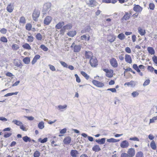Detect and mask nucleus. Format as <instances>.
I'll list each match as a JSON object with an SVG mask.
<instances>
[{"mask_svg": "<svg viewBox=\"0 0 157 157\" xmlns=\"http://www.w3.org/2000/svg\"><path fill=\"white\" fill-rule=\"evenodd\" d=\"M22 47L27 50H31V47L29 44L27 43H25L22 45Z\"/></svg>", "mask_w": 157, "mask_h": 157, "instance_id": "28", "label": "nucleus"}, {"mask_svg": "<svg viewBox=\"0 0 157 157\" xmlns=\"http://www.w3.org/2000/svg\"><path fill=\"white\" fill-rule=\"evenodd\" d=\"M93 84L96 86L99 87H102L104 86V83L95 80H93L92 81Z\"/></svg>", "mask_w": 157, "mask_h": 157, "instance_id": "5", "label": "nucleus"}, {"mask_svg": "<svg viewBox=\"0 0 157 157\" xmlns=\"http://www.w3.org/2000/svg\"><path fill=\"white\" fill-rule=\"evenodd\" d=\"M40 155V153L38 151H36L33 154V156L34 157H39Z\"/></svg>", "mask_w": 157, "mask_h": 157, "instance_id": "47", "label": "nucleus"}, {"mask_svg": "<svg viewBox=\"0 0 157 157\" xmlns=\"http://www.w3.org/2000/svg\"><path fill=\"white\" fill-rule=\"evenodd\" d=\"M93 54L92 52L90 51H86L85 52V56L86 59H91L93 57Z\"/></svg>", "mask_w": 157, "mask_h": 157, "instance_id": "10", "label": "nucleus"}, {"mask_svg": "<svg viewBox=\"0 0 157 157\" xmlns=\"http://www.w3.org/2000/svg\"><path fill=\"white\" fill-rule=\"evenodd\" d=\"M105 138H102L101 139L96 140V141L99 144H102L105 143Z\"/></svg>", "mask_w": 157, "mask_h": 157, "instance_id": "29", "label": "nucleus"}, {"mask_svg": "<svg viewBox=\"0 0 157 157\" xmlns=\"http://www.w3.org/2000/svg\"><path fill=\"white\" fill-rule=\"evenodd\" d=\"M150 81L149 79H147L144 82L143 85L144 86H145L148 85L150 83Z\"/></svg>", "mask_w": 157, "mask_h": 157, "instance_id": "50", "label": "nucleus"}, {"mask_svg": "<svg viewBox=\"0 0 157 157\" xmlns=\"http://www.w3.org/2000/svg\"><path fill=\"white\" fill-rule=\"evenodd\" d=\"M81 74L84 77H85L86 79H88L89 78V75H88L87 74H86L85 72L83 71L81 72Z\"/></svg>", "mask_w": 157, "mask_h": 157, "instance_id": "52", "label": "nucleus"}, {"mask_svg": "<svg viewBox=\"0 0 157 157\" xmlns=\"http://www.w3.org/2000/svg\"><path fill=\"white\" fill-rule=\"evenodd\" d=\"M14 7L13 4L12 3H10L8 4L6 7V10L9 13H12Z\"/></svg>", "mask_w": 157, "mask_h": 157, "instance_id": "12", "label": "nucleus"}, {"mask_svg": "<svg viewBox=\"0 0 157 157\" xmlns=\"http://www.w3.org/2000/svg\"><path fill=\"white\" fill-rule=\"evenodd\" d=\"M12 122L18 126H20L22 124V123L21 122L17 120H13Z\"/></svg>", "mask_w": 157, "mask_h": 157, "instance_id": "46", "label": "nucleus"}, {"mask_svg": "<svg viewBox=\"0 0 157 157\" xmlns=\"http://www.w3.org/2000/svg\"><path fill=\"white\" fill-rule=\"evenodd\" d=\"M52 18L49 16L46 17L44 20V23L46 25H49L51 22Z\"/></svg>", "mask_w": 157, "mask_h": 157, "instance_id": "13", "label": "nucleus"}, {"mask_svg": "<svg viewBox=\"0 0 157 157\" xmlns=\"http://www.w3.org/2000/svg\"><path fill=\"white\" fill-rule=\"evenodd\" d=\"M12 135L10 132L5 133L4 135V137L5 138H8L10 136Z\"/></svg>", "mask_w": 157, "mask_h": 157, "instance_id": "58", "label": "nucleus"}, {"mask_svg": "<svg viewBox=\"0 0 157 157\" xmlns=\"http://www.w3.org/2000/svg\"><path fill=\"white\" fill-rule=\"evenodd\" d=\"M67 130L66 128H64L60 130V133L61 134H64L66 132ZM63 135L62 134H59V137H61L63 136Z\"/></svg>", "mask_w": 157, "mask_h": 157, "instance_id": "39", "label": "nucleus"}, {"mask_svg": "<svg viewBox=\"0 0 157 157\" xmlns=\"http://www.w3.org/2000/svg\"><path fill=\"white\" fill-rule=\"evenodd\" d=\"M12 48L13 50L16 51L19 48V47L17 44H13L12 46Z\"/></svg>", "mask_w": 157, "mask_h": 157, "instance_id": "36", "label": "nucleus"}, {"mask_svg": "<svg viewBox=\"0 0 157 157\" xmlns=\"http://www.w3.org/2000/svg\"><path fill=\"white\" fill-rule=\"evenodd\" d=\"M135 157H144L143 153L141 151L138 152L136 153Z\"/></svg>", "mask_w": 157, "mask_h": 157, "instance_id": "41", "label": "nucleus"}, {"mask_svg": "<svg viewBox=\"0 0 157 157\" xmlns=\"http://www.w3.org/2000/svg\"><path fill=\"white\" fill-rule=\"evenodd\" d=\"M38 128L40 129H42L44 128V122L41 121L39 123L38 125Z\"/></svg>", "mask_w": 157, "mask_h": 157, "instance_id": "40", "label": "nucleus"}, {"mask_svg": "<svg viewBox=\"0 0 157 157\" xmlns=\"http://www.w3.org/2000/svg\"><path fill=\"white\" fill-rule=\"evenodd\" d=\"M133 9L135 12H140L142 11L143 8L139 5H135Z\"/></svg>", "mask_w": 157, "mask_h": 157, "instance_id": "11", "label": "nucleus"}, {"mask_svg": "<svg viewBox=\"0 0 157 157\" xmlns=\"http://www.w3.org/2000/svg\"><path fill=\"white\" fill-rule=\"evenodd\" d=\"M38 140L39 142L42 143H44L46 142L48 140V138L47 137H45L42 140L41 138H40Z\"/></svg>", "mask_w": 157, "mask_h": 157, "instance_id": "48", "label": "nucleus"}, {"mask_svg": "<svg viewBox=\"0 0 157 157\" xmlns=\"http://www.w3.org/2000/svg\"><path fill=\"white\" fill-rule=\"evenodd\" d=\"M129 146V143L126 140L122 141L120 144V146L122 148H127Z\"/></svg>", "mask_w": 157, "mask_h": 157, "instance_id": "8", "label": "nucleus"}, {"mask_svg": "<svg viewBox=\"0 0 157 157\" xmlns=\"http://www.w3.org/2000/svg\"><path fill=\"white\" fill-rule=\"evenodd\" d=\"M60 63L64 67L67 68L68 67V65L66 63H65V62L61 61L60 62Z\"/></svg>", "mask_w": 157, "mask_h": 157, "instance_id": "62", "label": "nucleus"}, {"mask_svg": "<svg viewBox=\"0 0 157 157\" xmlns=\"http://www.w3.org/2000/svg\"><path fill=\"white\" fill-rule=\"evenodd\" d=\"M71 139L70 136H68L65 138L63 140V142L65 144H68L71 142Z\"/></svg>", "mask_w": 157, "mask_h": 157, "instance_id": "18", "label": "nucleus"}, {"mask_svg": "<svg viewBox=\"0 0 157 157\" xmlns=\"http://www.w3.org/2000/svg\"><path fill=\"white\" fill-rule=\"evenodd\" d=\"M116 38V36L113 35H109L107 37V40L109 42L112 43L113 42Z\"/></svg>", "mask_w": 157, "mask_h": 157, "instance_id": "17", "label": "nucleus"}, {"mask_svg": "<svg viewBox=\"0 0 157 157\" xmlns=\"http://www.w3.org/2000/svg\"><path fill=\"white\" fill-rule=\"evenodd\" d=\"M15 65L18 67H21L22 66L21 60H18L15 63Z\"/></svg>", "mask_w": 157, "mask_h": 157, "instance_id": "53", "label": "nucleus"}, {"mask_svg": "<svg viewBox=\"0 0 157 157\" xmlns=\"http://www.w3.org/2000/svg\"><path fill=\"white\" fill-rule=\"evenodd\" d=\"M102 2L103 3H112L113 0H102Z\"/></svg>", "mask_w": 157, "mask_h": 157, "instance_id": "61", "label": "nucleus"}, {"mask_svg": "<svg viewBox=\"0 0 157 157\" xmlns=\"http://www.w3.org/2000/svg\"><path fill=\"white\" fill-rule=\"evenodd\" d=\"M30 58L29 57H26L23 59V62L26 64L29 63L30 62Z\"/></svg>", "mask_w": 157, "mask_h": 157, "instance_id": "32", "label": "nucleus"}, {"mask_svg": "<svg viewBox=\"0 0 157 157\" xmlns=\"http://www.w3.org/2000/svg\"><path fill=\"white\" fill-rule=\"evenodd\" d=\"M0 40L1 42L4 43H7L8 41L7 39L5 36L1 37L0 38Z\"/></svg>", "mask_w": 157, "mask_h": 157, "instance_id": "45", "label": "nucleus"}, {"mask_svg": "<svg viewBox=\"0 0 157 157\" xmlns=\"http://www.w3.org/2000/svg\"><path fill=\"white\" fill-rule=\"evenodd\" d=\"M121 157H129L128 154L125 153H122L121 156Z\"/></svg>", "mask_w": 157, "mask_h": 157, "instance_id": "64", "label": "nucleus"}, {"mask_svg": "<svg viewBox=\"0 0 157 157\" xmlns=\"http://www.w3.org/2000/svg\"><path fill=\"white\" fill-rule=\"evenodd\" d=\"M131 15V13L125 12L124 15L122 18V20H128L130 18Z\"/></svg>", "mask_w": 157, "mask_h": 157, "instance_id": "14", "label": "nucleus"}, {"mask_svg": "<svg viewBox=\"0 0 157 157\" xmlns=\"http://www.w3.org/2000/svg\"><path fill=\"white\" fill-rule=\"evenodd\" d=\"M138 33L142 36L144 35L146 33L145 30L141 27H139L138 28Z\"/></svg>", "mask_w": 157, "mask_h": 157, "instance_id": "16", "label": "nucleus"}, {"mask_svg": "<svg viewBox=\"0 0 157 157\" xmlns=\"http://www.w3.org/2000/svg\"><path fill=\"white\" fill-rule=\"evenodd\" d=\"M125 36L123 33H120L117 36V37L120 40H123L125 39Z\"/></svg>", "mask_w": 157, "mask_h": 157, "instance_id": "37", "label": "nucleus"}, {"mask_svg": "<svg viewBox=\"0 0 157 157\" xmlns=\"http://www.w3.org/2000/svg\"><path fill=\"white\" fill-rule=\"evenodd\" d=\"M19 23L23 24H25L26 23V19L25 17H21L19 19Z\"/></svg>", "mask_w": 157, "mask_h": 157, "instance_id": "33", "label": "nucleus"}, {"mask_svg": "<svg viewBox=\"0 0 157 157\" xmlns=\"http://www.w3.org/2000/svg\"><path fill=\"white\" fill-rule=\"evenodd\" d=\"M157 120V116L154 117L150 120L149 124L154 123L155 121Z\"/></svg>", "mask_w": 157, "mask_h": 157, "instance_id": "49", "label": "nucleus"}, {"mask_svg": "<svg viewBox=\"0 0 157 157\" xmlns=\"http://www.w3.org/2000/svg\"><path fill=\"white\" fill-rule=\"evenodd\" d=\"M139 93L137 91H134L132 93V95L133 97H135L139 95Z\"/></svg>", "mask_w": 157, "mask_h": 157, "instance_id": "55", "label": "nucleus"}, {"mask_svg": "<svg viewBox=\"0 0 157 157\" xmlns=\"http://www.w3.org/2000/svg\"><path fill=\"white\" fill-rule=\"evenodd\" d=\"M34 40V37L32 36H28L27 39V41L29 42H33Z\"/></svg>", "mask_w": 157, "mask_h": 157, "instance_id": "38", "label": "nucleus"}, {"mask_svg": "<svg viewBox=\"0 0 157 157\" xmlns=\"http://www.w3.org/2000/svg\"><path fill=\"white\" fill-rule=\"evenodd\" d=\"M125 61L128 63L131 64L132 62V59L131 56L128 54H125L124 57Z\"/></svg>", "mask_w": 157, "mask_h": 157, "instance_id": "9", "label": "nucleus"}, {"mask_svg": "<svg viewBox=\"0 0 157 157\" xmlns=\"http://www.w3.org/2000/svg\"><path fill=\"white\" fill-rule=\"evenodd\" d=\"M7 32V29L4 28H2L0 30V32L2 34H6Z\"/></svg>", "mask_w": 157, "mask_h": 157, "instance_id": "51", "label": "nucleus"}, {"mask_svg": "<svg viewBox=\"0 0 157 157\" xmlns=\"http://www.w3.org/2000/svg\"><path fill=\"white\" fill-rule=\"evenodd\" d=\"M36 37L38 40H41L42 39V36L40 33H37L36 35Z\"/></svg>", "mask_w": 157, "mask_h": 157, "instance_id": "35", "label": "nucleus"}, {"mask_svg": "<svg viewBox=\"0 0 157 157\" xmlns=\"http://www.w3.org/2000/svg\"><path fill=\"white\" fill-rule=\"evenodd\" d=\"M67 105H59L58 106V108L59 110H61L65 109L67 108Z\"/></svg>", "mask_w": 157, "mask_h": 157, "instance_id": "56", "label": "nucleus"}, {"mask_svg": "<svg viewBox=\"0 0 157 157\" xmlns=\"http://www.w3.org/2000/svg\"><path fill=\"white\" fill-rule=\"evenodd\" d=\"M23 140L25 142H30L31 141L30 138L27 136L23 137Z\"/></svg>", "mask_w": 157, "mask_h": 157, "instance_id": "42", "label": "nucleus"}, {"mask_svg": "<svg viewBox=\"0 0 157 157\" xmlns=\"http://www.w3.org/2000/svg\"><path fill=\"white\" fill-rule=\"evenodd\" d=\"M109 62L111 65L114 68L117 67L118 64L116 59L114 58H112L109 60Z\"/></svg>", "mask_w": 157, "mask_h": 157, "instance_id": "4", "label": "nucleus"}, {"mask_svg": "<svg viewBox=\"0 0 157 157\" xmlns=\"http://www.w3.org/2000/svg\"><path fill=\"white\" fill-rule=\"evenodd\" d=\"M64 25V23L63 22H60L56 24L55 27L56 29H60Z\"/></svg>", "mask_w": 157, "mask_h": 157, "instance_id": "26", "label": "nucleus"}, {"mask_svg": "<svg viewBox=\"0 0 157 157\" xmlns=\"http://www.w3.org/2000/svg\"><path fill=\"white\" fill-rule=\"evenodd\" d=\"M40 14L39 11L35 10L33 13V20L36 21H37V18L39 17Z\"/></svg>", "mask_w": 157, "mask_h": 157, "instance_id": "3", "label": "nucleus"}, {"mask_svg": "<svg viewBox=\"0 0 157 157\" xmlns=\"http://www.w3.org/2000/svg\"><path fill=\"white\" fill-rule=\"evenodd\" d=\"M40 48L44 51L45 52H46L48 50V48L44 44H41L40 46Z\"/></svg>", "mask_w": 157, "mask_h": 157, "instance_id": "43", "label": "nucleus"}, {"mask_svg": "<svg viewBox=\"0 0 157 157\" xmlns=\"http://www.w3.org/2000/svg\"><path fill=\"white\" fill-rule=\"evenodd\" d=\"M147 50L148 53L151 55L154 54L155 51L153 48L150 47H148L147 48Z\"/></svg>", "mask_w": 157, "mask_h": 157, "instance_id": "23", "label": "nucleus"}, {"mask_svg": "<svg viewBox=\"0 0 157 157\" xmlns=\"http://www.w3.org/2000/svg\"><path fill=\"white\" fill-rule=\"evenodd\" d=\"M75 76L76 78V81L78 83H79L81 82L80 79L79 78L78 76V75L76 74L75 75Z\"/></svg>", "mask_w": 157, "mask_h": 157, "instance_id": "63", "label": "nucleus"}, {"mask_svg": "<svg viewBox=\"0 0 157 157\" xmlns=\"http://www.w3.org/2000/svg\"><path fill=\"white\" fill-rule=\"evenodd\" d=\"M107 141L109 143H115L119 142L120 141L119 140H117L114 138H111L110 139H108L107 140Z\"/></svg>", "mask_w": 157, "mask_h": 157, "instance_id": "30", "label": "nucleus"}, {"mask_svg": "<svg viewBox=\"0 0 157 157\" xmlns=\"http://www.w3.org/2000/svg\"><path fill=\"white\" fill-rule=\"evenodd\" d=\"M90 36L89 35H88L87 36L86 35H83L81 36V39L82 40H89L90 39Z\"/></svg>", "mask_w": 157, "mask_h": 157, "instance_id": "27", "label": "nucleus"}, {"mask_svg": "<svg viewBox=\"0 0 157 157\" xmlns=\"http://www.w3.org/2000/svg\"><path fill=\"white\" fill-rule=\"evenodd\" d=\"M117 1H118L121 4L123 3L126 2L125 0H113L112 3L115 4L117 2Z\"/></svg>", "mask_w": 157, "mask_h": 157, "instance_id": "44", "label": "nucleus"}, {"mask_svg": "<svg viewBox=\"0 0 157 157\" xmlns=\"http://www.w3.org/2000/svg\"><path fill=\"white\" fill-rule=\"evenodd\" d=\"M127 85L128 86H131L134 87L136 85V82L132 80L129 82H127L124 84V85Z\"/></svg>", "mask_w": 157, "mask_h": 157, "instance_id": "21", "label": "nucleus"}, {"mask_svg": "<svg viewBox=\"0 0 157 157\" xmlns=\"http://www.w3.org/2000/svg\"><path fill=\"white\" fill-rule=\"evenodd\" d=\"M92 150L95 152H98L101 150L99 146L98 145H95L92 147Z\"/></svg>", "mask_w": 157, "mask_h": 157, "instance_id": "24", "label": "nucleus"}, {"mask_svg": "<svg viewBox=\"0 0 157 157\" xmlns=\"http://www.w3.org/2000/svg\"><path fill=\"white\" fill-rule=\"evenodd\" d=\"M150 146L151 149L153 150H155L157 149V146L155 141L152 140L150 143Z\"/></svg>", "mask_w": 157, "mask_h": 157, "instance_id": "22", "label": "nucleus"}, {"mask_svg": "<svg viewBox=\"0 0 157 157\" xmlns=\"http://www.w3.org/2000/svg\"><path fill=\"white\" fill-rule=\"evenodd\" d=\"M125 50L127 53H130L131 52V51L130 48L128 47H126L125 48Z\"/></svg>", "mask_w": 157, "mask_h": 157, "instance_id": "60", "label": "nucleus"}, {"mask_svg": "<svg viewBox=\"0 0 157 157\" xmlns=\"http://www.w3.org/2000/svg\"><path fill=\"white\" fill-rule=\"evenodd\" d=\"M106 72V76L109 78H111L113 75V71L112 69H104Z\"/></svg>", "mask_w": 157, "mask_h": 157, "instance_id": "7", "label": "nucleus"}, {"mask_svg": "<svg viewBox=\"0 0 157 157\" xmlns=\"http://www.w3.org/2000/svg\"><path fill=\"white\" fill-rule=\"evenodd\" d=\"M32 26L31 24L30 23H27L25 25V29L28 31H30L32 28Z\"/></svg>", "mask_w": 157, "mask_h": 157, "instance_id": "31", "label": "nucleus"}, {"mask_svg": "<svg viewBox=\"0 0 157 157\" xmlns=\"http://www.w3.org/2000/svg\"><path fill=\"white\" fill-rule=\"evenodd\" d=\"M88 4L91 7H94L97 6L98 3L95 0H90L89 3Z\"/></svg>", "mask_w": 157, "mask_h": 157, "instance_id": "15", "label": "nucleus"}, {"mask_svg": "<svg viewBox=\"0 0 157 157\" xmlns=\"http://www.w3.org/2000/svg\"><path fill=\"white\" fill-rule=\"evenodd\" d=\"M71 48H73V51L75 52H79L81 48V46L79 45H75L74 42L73 43L71 46Z\"/></svg>", "mask_w": 157, "mask_h": 157, "instance_id": "1", "label": "nucleus"}, {"mask_svg": "<svg viewBox=\"0 0 157 157\" xmlns=\"http://www.w3.org/2000/svg\"><path fill=\"white\" fill-rule=\"evenodd\" d=\"M76 34V32L75 31H71L69 32L67 34L70 37H73Z\"/></svg>", "mask_w": 157, "mask_h": 157, "instance_id": "25", "label": "nucleus"}, {"mask_svg": "<svg viewBox=\"0 0 157 157\" xmlns=\"http://www.w3.org/2000/svg\"><path fill=\"white\" fill-rule=\"evenodd\" d=\"M90 63L93 67H96L98 65V60L96 58L93 57L90 59Z\"/></svg>", "mask_w": 157, "mask_h": 157, "instance_id": "2", "label": "nucleus"}, {"mask_svg": "<svg viewBox=\"0 0 157 157\" xmlns=\"http://www.w3.org/2000/svg\"><path fill=\"white\" fill-rule=\"evenodd\" d=\"M155 7V5L153 3H150L149 4V8L151 10H153Z\"/></svg>", "mask_w": 157, "mask_h": 157, "instance_id": "54", "label": "nucleus"}, {"mask_svg": "<svg viewBox=\"0 0 157 157\" xmlns=\"http://www.w3.org/2000/svg\"><path fill=\"white\" fill-rule=\"evenodd\" d=\"M79 153L77 151L72 150L70 152V154L72 157H77Z\"/></svg>", "mask_w": 157, "mask_h": 157, "instance_id": "19", "label": "nucleus"}, {"mask_svg": "<svg viewBox=\"0 0 157 157\" xmlns=\"http://www.w3.org/2000/svg\"><path fill=\"white\" fill-rule=\"evenodd\" d=\"M152 59L154 62L156 64H157V56H154L152 57Z\"/></svg>", "mask_w": 157, "mask_h": 157, "instance_id": "57", "label": "nucleus"}, {"mask_svg": "<svg viewBox=\"0 0 157 157\" xmlns=\"http://www.w3.org/2000/svg\"><path fill=\"white\" fill-rule=\"evenodd\" d=\"M72 27V25L71 24H69L63 27V29H71Z\"/></svg>", "mask_w": 157, "mask_h": 157, "instance_id": "34", "label": "nucleus"}, {"mask_svg": "<svg viewBox=\"0 0 157 157\" xmlns=\"http://www.w3.org/2000/svg\"><path fill=\"white\" fill-rule=\"evenodd\" d=\"M127 154L129 157H133L135 155V151L134 148H130L128 149L127 151Z\"/></svg>", "mask_w": 157, "mask_h": 157, "instance_id": "6", "label": "nucleus"}, {"mask_svg": "<svg viewBox=\"0 0 157 157\" xmlns=\"http://www.w3.org/2000/svg\"><path fill=\"white\" fill-rule=\"evenodd\" d=\"M129 140H130L136 141H139L140 140L137 137H133L129 138Z\"/></svg>", "mask_w": 157, "mask_h": 157, "instance_id": "59", "label": "nucleus"}, {"mask_svg": "<svg viewBox=\"0 0 157 157\" xmlns=\"http://www.w3.org/2000/svg\"><path fill=\"white\" fill-rule=\"evenodd\" d=\"M40 58V56L39 55H36L35 56L33 59L31 63L32 64H34Z\"/></svg>", "mask_w": 157, "mask_h": 157, "instance_id": "20", "label": "nucleus"}]
</instances>
